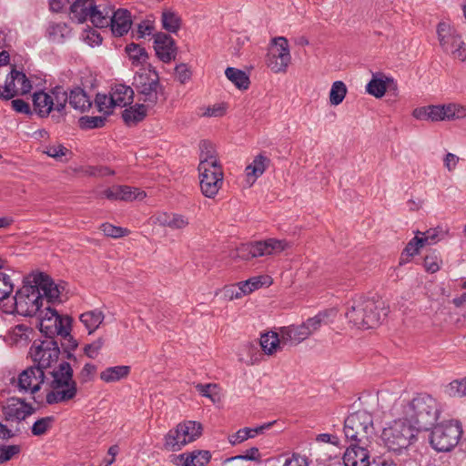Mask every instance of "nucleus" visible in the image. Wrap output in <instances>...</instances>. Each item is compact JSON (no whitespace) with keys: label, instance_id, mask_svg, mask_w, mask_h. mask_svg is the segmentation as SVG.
Segmentation results:
<instances>
[{"label":"nucleus","instance_id":"1","mask_svg":"<svg viewBox=\"0 0 466 466\" xmlns=\"http://www.w3.org/2000/svg\"><path fill=\"white\" fill-rule=\"evenodd\" d=\"M60 286L44 272H32L23 279V286L14 297L15 309L19 315L35 317L46 305L60 303Z\"/></svg>","mask_w":466,"mask_h":466},{"label":"nucleus","instance_id":"2","mask_svg":"<svg viewBox=\"0 0 466 466\" xmlns=\"http://www.w3.org/2000/svg\"><path fill=\"white\" fill-rule=\"evenodd\" d=\"M345 317L359 329H373L388 315L389 309L381 299L356 295L347 301Z\"/></svg>","mask_w":466,"mask_h":466},{"label":"nucleus","instance_id":"3","mask_svg":"<svg viewBox=\"0 0 466 466\" xmlns=\"http://www.w3.org/2000/svg\"><path fill=\"white\" fill-rule=\"evenodd\" d=\"M400 409V415L420 431L431 429L441 414L438 401L425 393L418 394L410 400H402Z\"/></svg>","mask_w":466,"mask_h":466},{"label":"nucleus","instance_id":"4","mask_svg":"<svg viewBox=\"0 0 466 466\" xmlns=\"http://www.w3.org/2000/svg\"><path fill=\"white\" fill-rule=\"evenodd\" d=\"M48 374L51 379L46 380L51 390L46 396L47 404L67 402L76 396L77 386L69 362L62 360Z\"/></svg>","mask_w":466,"mask_h":466},{"label":"nucleus","instance_id":"5","mask_svg":"<svg viewBox=\"0 0 466 466\" xmlns=\"http://www.w3.org/2000/svg\"><path fill=\"white\" fill-rule=\"evenodd\" d=\"M67 103V92L62 86H55L49 93L45 91L35 92L33 96V106L35 112L40 117H46L51 112L52 118L59 123L65 119L66 106Z\"/></svg>","mask_w":466,"mask_h":466},{"label":"nucleus","instance_id":"6","mask_svg":"<svg viewBox=\"0 0 466 466\" xmlns=\"http://www.w3.org/2000/svg\"><path fill=\"white\" fill-rule=\"evenodd\" d=\"M343 432L348 441L370 445L374 432L372 415L366 410L350 414L344 420Z\"/></svg>","mask_w":466,"mask_h":466},{"label":"nucleus","instance_id":"7","mask_svg":"<svg viewBox=\"0 0 466 466\" xmlns=\"http://www.w3.org/2000/svg\"><path fill=\"white\" fill-rule=\"evenodd\" d=\"M419 431L401 416L383 430L382 438L389 451L400 453L417 439Z\"/></svg>","mask_w":466,"mask_h":466},{"label":"nucleus","instance_id":"8","mask_svg":"<svg viewBox=\"0 0 466 466\" xmlns=\"http://www.w3.org/2000/svg\"><path fill=\"white\" fill-rule=\"evenodd\" d=\"M437 36L445 54L461 62L466 61V42L452 25L445 21L440 22L437 25Z\"/></svg>","mask_w":466,"mask_h":466},{"label":"nucleus","instance_id":"9","mask_svg":"<svg viewBox=\"0 0 466 466\" xmlns=\"http://www.w3.org/2000/svg\"><path fill=\"white\" fill-rule=\"evenodd\" d=\"M412 116L424 121H454L466 118V106L456 103L430 105L415 108Z\"/></svg>","mask_w":466,"mask_h":466},{"label":"nucleus","instance_id":"10","mask_svg":"<svg viewBox=\"0 0 466 466\" xmlns=\"http://www.w3.org/2000/svg\"><path fill=\"white\" fill-rule=\"evenodd\" d=\"M462 434L461 424L458 420H449L434 425L430 434L431 447L439 452L452 450Z\"/></svg>","mask_w":466,"mask_h":466},{"label":"nucleus","instance_id":"11","mask_svg":"<svg viewBox=\"0 0 466 466\" xmlns=\"http://www.w3.org/2000/svg\"><path fill=\"white\" fill-rule=\"evenodd\" d=\"M139 100L147 107H153L158 102L159 96L164 94V87L159 82V76L156 70L137 73L134 83Z\"/></svg>","mask_w":466,"mask_h":466},{"label":"nucleus","instance_id":"12","mask_svg":"<svg viewBox=\"0 0 466 466\" xmlns=\"http://www.w3.org/2000/svg\"><path fill=\"white\" fill-rule=\"evenodd\" d=\"M202 433V425L194 420L178 423L164 437V448L169 451H178L187 444L196 441Z\"/></svg>","mask_w":466,"mask_h":466},{"label":"nucleus","instance_id":"13","mask_svg":"<svg viewBox=\"0 0 466 466\" xmlns=\"http://www.w3.org/2000/svg\"><path fill=\"white\" fill-rule=\"evenodd\" d=\"M51 305H46L39 314L35 316L38 320L39 330L46 338V339H55V337L61 333L64 327L72 325L71 317L58 314Z\"/></svg>","mask_w":466,"mask_h":466},{"label":"nucleus","instance_id":"14","mask_svg":"<svg viewBox=\"0 0 466 466\" xmlns=\"http://www.w3.org/2000/svg\"><path fill=\"white\" fill-rule=\"evenodd\" d=\"M61 350L56 339L35 340L29 350L34 365L44 371L57 362Z\"/></svg>","mask_w":466,"mask_h":466},{"label":"nucleus","instance_id":"15","mask_svg":"<svg viewBox=\"0 0 466 466\" xmlns=\"http://www.w3.org/2000/svg\"><path fill=\"white\" fill-rule=\"evenodd\" d=\"M289 247L285 239L268 238L242 245L238 249V257L248 260L258 257L277 255Z\"/></svg>","mask_w":466,"mask_h":466},{"label":"nucleus","instance_id":"16","mask_svg":"<svg viewBox=\"0 0 466 466\" xmlns=\"http://www.w3.org/2000/svg\"><path fill=\"white\" fill-rule=\"evenodd\" d=\"M267 55L266 64L274 73L286 72L291 61L289 42L284 36L274 37Z\"/></svg>","mask_w":466,"mask_h":466},{"label":"nucleus","instance_id":"17","mask_svg":"<svg viewBox=\"0 0 466 466\" xmlns=\"http://www.w3.org/2000/svg\"><path fill=\"white\" fill-rule=\"evenodd\" d=\"M201 192L207 198H213L223 184L222 167H198Z\"/></svg>","mask_w":466,"mask_h":466},{"label":"nucleus","instance_id":"18","mask_svg":"<svg viewBox=\"0 0 466 466\" xmlns=\"http://www.w3.org/2000/svg\"><path fill=\"white\" fill-rule=\"evenodd\" d=\"M47 376L44 370L35 365L23 370L16 382L19 391L35 393L40 390Z\"/></svg>","mask_w":466,"mask_h":466},{"label":"nucleus","instance_id":"19","mask_svg":"<svg viewBox=\"0 0 466 466\" xmlns=\"http://www.w3.org/2000/svg\"><path fill=\"white\" fill-rule=\"evenodd\" d=\"M35 409L20 398H11L2 406V413L5 421L21 422L34 414Z\"/></svg>","mask_w":466,"mask_h":466},{"label":"nucleus","instance_id":"20","mask_svg":"<svg viewBox=\"0 0 466 466\" xmlns=\"http://www.w3.org/2000/svg\"><path fill=\"white\" fill-rule=\"evenodd\" d=\"M154 49L156 55L163 63H170L176 59L177 47L172 36L166 33L154 35Z\"/></svg>","mask_w":466,"mask_h":466},{"label":"nucleus","instance_id":"21","mask_svg":"<svg viewBox=\"0 0 466 466\" xmlns=\"http://www.w3.org/2000/svg\"><path fill=\"white\" fill-rule=\"evenodd\" d=\"M370 445H361L360 443L350 442L343 455V463L345 466H369Z\"/></svg>","mask_w":466,"mask_h":466},{"label":"nucleus","instance_id":"22","mask_svg":"<svg viewBox=\"0 0 466 466\" xmlns=\"http://www.w3.org/2000/svg\"><path fill=\"white\" fill-rule=\"evenodd\" d=\"M283 344L295 346L304 341L310 336V331L302 323L300 325H290L282 327L279 330Z\"/></svg>","mask_w":466,"mask_h":466},{"label":"nucleus","instance_id":"23","mask_svg":"<svg viewBox=\"0 0 466 466\" xmlns=\"http://www.w3.org/2000/svg\"><path fill=\"white\" fill-rule=\"evenodd\" d=\"M103 195L110 200L131 201L142 199L146 194L128 186H114L104 190Z\"/></svg>","mask_w":466,"mask_h":466},{"label":"nucleus","instance_id":"24","mask_svg":"<svg viewBox=\"0 0 466 466\" xmlns=\"http://www.w3.org/2000/svg\"><path fill=\"white\" fill-rule=\"evenodd\" d=\"M132 25L131 14L127 9H117L111 16L109 26L115 36L127 34Z\"/></svg>","mask_w":466,"mask_h":466},{"label":"nucleus","instance_id":"25","mask_svg":"<svg viewBox=\"0 0 466 466\" xmlns=\"http://www.w3.org/2000/svg\"><path fill=\"white\" fill-rule=\"evenodd\" d=\"M114 8L107 3H100L98 5L94 2L89 20L98 28H106L109 26Z\"/></svg>","mask_w":466,"mask_h":466},{"label":"nucleus","instance_id":"26","mask_svg":"<svg viewBox=\"0 0 466 466\" xmlns=\"http://www.w3.org/2000/svg\"><path fill=\"white\" fill-rule=\"evenodd\" d=\"M270 159L266 156L259 154L256 156L253 161L246 167L245 173L248 183L251 186L263 175L269 166Z\"/></svg>","mask_w":466,"mask_h":466},{"label":"nucleus","instance_id":"27","mask_svg":"<svg viewBox=\"0 0 466 466\" xmlns=\"http://www.w3.org/2000/svg\"><path fill=\"white\" fill-rule=\"evenodd\" d=\"M275 421L267 422L255 428L245 427L238 430L235 434L228 436V441L232 445L239 444L248 439L255 438L256 436L264 433L266 430L272 427Z\"/></svg>","mask_w":466,"mask_h":466},{"label":"nucleus","instance_id":"28","mask_svg":"<svg viewBox=\"0 0 466 466\" xmlns=\"http://www.w3.org/2000/svg\"><path fill=\"white\" fill-rule=\"evenodd\" d=\"M200 148V162L198 167H221L218 160L216 149L212 143L207 140H203L199 145Z\"/></svg>","mask_w":466,"mask_h":466},{"label":"nucleus","instance_id":"29","mask_svg":"<svg viewBox=\"0 0 466 466\" xmlns=\"http://www.w3.org/2000/svg\"><path fill=\"white\" fill-rule=\"evenodd\" d=\"M95 0H76L70 6L72 19L84 23L90 18Z\"/></svg>","mask_w":466,"mask_h":466},{"label":"nucleus","instance_id":"30","mask_svg":"<svg viewBox=\"0 0 466 466\" xmlns=\"http://www.w3.org/2000/svg\"><path fill=\"white\" fill-rule=\"evenodd\" d=\"M67 102L73 108L81 112L88 110L92 106L90 97L83 88L78 86L73 88L69 96L67 95Z\"/></svg>","mask_w":466,"mask_h":466},{"label":"nucleus","instance_id":"31","mask_svg":"<svg viewBox=\"0 0 466 466\" xmlns=\"http://www.w3.org/2000/svg\"><path fill=\"white\" fill-rule=\"evenodd\" d=\"M71 329L72 325L69 327L66 326V328L64 327L63 330H61V333H59L57 336H60L61 338V349L63 350V352L66 354V358L74 362H76L77 359L72 353V351H74L78 347V342L71 335Z\"/></svg>","mask_w":466,"mask_h":466},{"label":"nucleus","instance_id":"32","mask_svg":"<svg viewBox=\"0 0 466 466\" xmlns=\"http://www.w3.org/2000/svg\"><path fill=\"white\" fill-rule=\"evenodd\" d=\"M177 459L183 466H206L211 459V454L208 451H195L188 454H180Z\"/></svg>","mask_w":466,"mask_h":466},{"label":"nucleus","instance_id":"33","mask_svg":"<svg viewBox=\"0 0 466 466\" xmlns=\"http://www.w3.org/2000/svg\"><path fill=\"white\" fill-rule=\"evenodd\" d=\"M116 106H126L133 102L134 90L124 84L115 85L110 92Z\"/></svg>","mask_w":466,"mask_h":466},{"label":"nucleus","instance_id":"34","mask_svg":"<svg viewBox=\"0 0 466 466\" xmlns=\"http://www.w3.org/2000/svg\"><path fill=\"white\" fill-rule=\"evenodd\" d=\"M147 106L145 104H136L122 112V118L128 127L136 126L147 116Z\"/></svg>","mask_w":466,"mask_h":466},{"label":"nucleus","instance_id":"35","mask_svg":"<svg viewBox=\"0 0 466 466\" xmlns=\"http://www.w3.org/2000/svg\"><path fill=\"white\" fill-rule=\"evenodd\" d=\"M162 28L171 34H177L181 28L182 19L180 15L171 10L165 9L161 14Z\"/></svg>","mask_w":466,"mask_h":466},{"label":"nucleus","instance_id":"36","mask_svg":"<svg viewBox=\"0 0 466 466\" xmlns=\"http://www.w3.org/2000/svg\"><path fill=\"white\" fill-rule=\"evenodd\" d=\"M129 372V366L121 365L109 367L100 373V379L106 383L115 382L127 378Z\"/></svg>","mask_w":466,"mask_h":466},{"label":"nucleus","instance_id":"37","mask_svg":"<svg viewBox=\"0 0 466 466\" xmlns=\"http://www.w3.org/2000/svg\"><path fill=\"white\" fill-rule=\"evenodd\" d=\"M104 318L105 316L101 310L95 309L82 313L79 319L88 330V334H92L101 325Z\"/></svg>","mask_w":466,"mask_h":466},{"label":"nucleus","instance_id":"38","mask_svg":"<svg viewBox=\"0 0 466 466\" xmlns=\"http://www.w3.org/2000/svg\"><path fill=\"white\" fill-rule=\"evenodd\" d=\"M260 346L262 350L268 354L272 355L280 349L282 343V338L279 333L270 332L263 334L260 338Z\"/></svg>","mask_w":466,"mask_h":466},{"label":"nucleus","instance_id":"39","mask_svg":"<svg viewBox=\"0 0 466 466\" xmlns=\"http://www.w3.org/2000/svg\"><path fill=\"white\" fill-rule=\"evenodd\" d=\"M70 27L63 22L51 23L47 27V36L50 41L55 43H62L70 35Z\"/></svg>","mask_w":466,"mask_h":466},{"label":"nucleus","instance_id":"40","mask_svg":"<svg viewBox=\"0 0 466 466\" xmlns=\"http://www.w3.org/2000/svg\"><path fill=\"white\" fill-rule=\"evenodd\" d=\"M225 75L238 89L247 90L249 87L250 80L244 71L235 67H228Z\"/></svg>","mask_w":466,"mask_h":466},{"label":"nucleus","instance_id":"41","mask_svg":"<svg viewBox=\"0 0 466 466\" xmlns=\"http://www.w3.org/2000/svg\"><path fill=\"white\" fill-rule=\"evenodd\" d=\"M270 278L268 276H258L250 278L245 281L239 282V289L242 290L244 295L249 294L256 289H258L265 284H270Z\"/></svg>","mask_w":466,"mask_h":466},{"label":"nucleus","instance_id":"42","mask_svg":"<svg viewBox=\"0 0 466 466\" xmlns=\"http://www.w3.org/2000/svg\"><path fill=\"white\" fill-rule=\"evenodd\" d=\"M125 50L134 66L145 63L148 57L146 49L135 43L127 45Z\"/></svg>","mask_w":466,"mask_h":466},{"label":"nucleus","instance_id":"43","mask_svg":"<svg viewBox=\"0 0 466 466\" xmlns=\"http://www.w3.org/2000/svg\"><path fill=\"white\" fill-rule=\"evenodd\" d=\"M387 83L393 84V80L388 77L386 78V80H383L382 78L373 77L367 84L366 90L370 95L377 98H380L384 96L387 90Z\"/></svg>","mask_w":466,"mask_h":466},{"label":"nucleus","instance_id":"44","mask_svg":"<svg viewBox=\"0 0 466 466\" xmlns=\"http://www.w3.org/2000/svg\"><path fill=\"white\" fill-rule=\"evenodd\" d=\"M95 104L97 110L104 115L109 116L112 113V109L116 106L111 94L108 96L105 94H97L95 99Z\"/></svg>","mask_w":466,"mask_h":466},{"label":"nucleus","instance_id":"45","mask_svg":"<svg viewBox=\"0 0 466 466\" xmlns=\"http://www.w3.org/2000/svg\"><path fill=\"white\" fill-rule=\"evenodd\" d=\"M347 94V86L342 81H335L329 92V102L333 106L342 103Z\"/></svg>","mask_w":466,"mask_h":466},{"label":"nucleus","instance_id":"46","mask_svg":"<svg viewBox=\"0 0 466 466\" xmlns=\"http://www.w3.org/2000/svg\"><path fill=\"white\" fill-rule=\"evenodd\" d=\"M10 82L15 86V84L20 85V90L24 93L28 92L32 86L30 80L23 71L13 68L8 75Z\"/></svg>","mask_w":466,"mask_h":466},{"label":"nucleus","instance_id":"47","mask_svg":"<svg viewBox=\"0 0 466 466\" xmlns=\"http://www.w3.org/2000/svg\"><path fill=\"white\" fill-rule=\"evenodd\" d=\"M106 122V116H85L79 118V126L82 129H94L105 126Z\"/></svg>","mask_w":466,"mask_h":466},{"label":"nucleus","instance_id":"48","mask_svg":"<svg viewBox=\"0 0 466 466\" xmlns=\"http://www.w3.org/2000/svg\"><path fill=\"white\" fill-rule=\"evenodd\" d=\"M54 420L55 419L53 416L38 419L31 428L32 434L35 436H41L45 434L51 428Z\"/></svg>","mask_w":466,"mask_h":466},{"label":"nucleus","instance_id":"49","mask_svg":"<svg viewBox=\"0 0 466 466\" xmlns=\"http://www.w3.org/2000/svg\"><path fill=\"white\" fill-rule=\"evenodd\" d=\"M100 229L103 231L105 236L113 238H119L129 234V230L127 228L116 227L110 223H103L100 226Z\"/></svg>","mask_w":466,"mask_h":466},{"label":"nucleus","instance_id":"50","mask_svg":"<svg viewBox=\"0 0 466 466\" xmlns=\"http://www.w3.org/2000/svg\"><path fill=\"white\" fill-rule=\"evenodd\" d=\"M418 234H421V237L420 238L422 239L423 245H431L437 243L441 238L440 235L441 234L443 236L444 231L441 228L437 227L435 228H430L422 233L418 231Z\"/></svg>","mask_w":466,"mask_h":466},{"label":"nucleus","instance_id":"51","mask_svg":"<svg viewBox=\"0 0 466 466\" xmlns=\"http://www.w3.org/2000/svg\"><path fill=\"white\" fill-rule=\"evenodd\" d=\"M451 397L461 398L466 396V378L461 380H453L447 387Z\"/></svg>","mask_w":466,"mask_h":466},{"label":"nucleus","instance_id":"52","mask_svg":"<svg viewBox=\"0 0 466 466\" xmlns=\"http://www.w3.org/2000/svg\"><path fill=\"white\" fill-rule=\"evenodd\" d=\"M21 452V446L17 444L0 445V464L10 461Z\"/></svg>","mask_w":466,"mask_h":466},{"label":"nucleus","instance_id":"53","mask_svg":"<svg viewBox=\"0 0 466 466\" xmlns=\"http://www.w3.org/2000/svg\"><path fill=\"white\" fill-rule=\"evenodd\" d=\"M18 94V89L13 86V83L10 82V78L7 76L5 79V83L4 86L0 85V100L9 101L16 96Z\"/></svg>","mask_w":466,"mask_h":466},{"label":"nucleus","instance_id":"54","mask_svg":"<svg viewBox=\"0 0 466 466\" xmlns=\"http://www.w3.org/2000/svg\"><path fill=\"white\" fill-rule=\"evenodd\" d=\"M14 290V284L11 282L10 277L0 272V300L9 297Z\"/></svg>","mask_w":466,"mask_h":466},{"label":"nucleus","instance_id":"55","mask_svg":"<svg viewBox=\"0 0 466 466\" xmlns=\"http://www.w3.org/2000/svg\"><path fill=\"white\" fill-rule=\"evenodd\" d=\"M423 246L424 245L422 244V239H420V238L418 235H416L406 245L402 252V256L413 257L419 252L420 248H422Z\"/></svg>","mask_w":466,"mask_h":466},{"label":"nucleus","instance_id":"56","mask_svg":"<svg viewBox=\"0 0 466 466\" xmlns=\"http://www.w3.org/2000/svg\"><path fill=\"white\" fill-rule=\"evenodd\" d=\"M327 317V314L325 313H319L316 316L308 319L303 324L305 327L308 328V329L310 331V335L313 334L315 331L319 329L321 327V324L324 320V319Z\"/></svg>","mask_w":466,"mask_h":466},{"label":"nucleus","instance_id":"57","mask_svg":"<svg viewBox=\"0 0 466 466\" xmlns=\"http://www.w3.org/2000/svg\"><path fill=\"white\" fill-rule=\"evenodd\" d=\"M103 345L104 339L102 338H98L96 340L93 341L92 343L86 344L84 347V353L88 358L95 359L98 355Z\"/></svg>","mask_w":466,"mask_h":466},{"label":"nucleus","instance_id":"58","mask_svg":"<svg viewBox=\"0 0 466 466\" xmlns=\"http://www.w3.org/2000/svg\"><path fill=\"white\" fill-rule=\"evenodd\" d=\"M223 295L225 299L233 300L241 298L244 294L239 289V282L237 285L225 286L223 289Z\"/></svg>","mask_w":466,"mask_h":466},{"label":"nucleus","instance_id":"59","mask_svg":"<svg viewBox=\"0 0 466 466\" xmlns=\"http://www.w3.org/2000/svg\"><path fill=\"white\" fill-rule=\"evenodd\" d=\"M188 223L187 218L184 215L172 213L169 228L172 229H183Z\"/></svg>","mask_w":466,"mask_h":466},{"label":"nucleus","instance_id":"60","mask_svg":"<svg viewBox=\"0 0 466 466\" xmlns=\"http://www.w3.org/2000/svg\"><path fill=\"white\" fill-rule=\"evenodd\" d=\"M217 389H218V385L213 384V383H208V384L198 383L196 385V390L199 392L200 395L209 398L213 401H215L214 390Z\"/></svg>","mask_w":466,"mask_h":466},{"label":"nucleus","instance_id":"61","mask_svg":"<svg viewBox=\"0 0 466 466\" xmlns=\"http://www.w3.org/2000/svg\"><path fill=\"white\" fill-rule=\"evenodd\" d=\"M12 108L20 114L32 115L30 106L24 99L17 98L11 101Z\"/></svg>","mask_w":466,"mask_h":466},{"label":"nucleus","instance_id":"62","mask_svg":"<svg viewBox=\"0 0 466 466\" xmlns=\"http://www.w3.org/2000/svg\"><path fill=\"white\" fill-rule=\"evenodd\" d=\"M177 80L181 84H185L191 77V72L186 64H179L175 67Z\"/></svg>","mask_w":466,"mask_h":466},{"label":"nucleus","instance_id":"63","mask_svg":"<svg viewBox=\"0 0 466 466\" xmlns=\"http://www.w3.org/2000/svg\"><path fill=\"white\" fill-rule=\"evenodd\" d=\"M283 466H309V461L306 457L294 453L285 460Z\"/></svg>","mask_w":466,"mask_h":466},{"label":"nucleus","instance_id":"64","mask_svg":"<svg viewBox=\"0 0 466 466\" xmlns=\"http://www.w3.org/2000/svg\"><path fill=\"white\" fill-rule=\"evenodd\" d=\"M96 367L92 363H86L79 373V378L82 382H87L91 380L93 374L96 372Z\"/></svg>","mask_w":466,"mask_h":466}]
</instances>
